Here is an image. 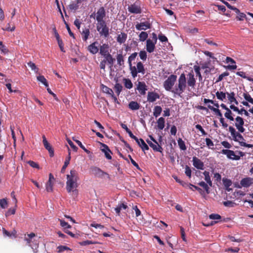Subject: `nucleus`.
Here are the masks:
<instances>
[{"label":"nucleus","mask_w":253,"mask_h":253,"mask_svg":"<svg viewBox=\"0 0 253 253\" xmlns=\"http://www.w3.org/2000/svg\"><path fill=\"white\" fill-rule=\"evenodd\" d=\"M98 42L97 41L93 42L87 46V50L92 54H96L98 51L99 48L97 46Z\"/></svg>","instance_id":"6ab92c4d"},{"label":"nucleus","mask_w":253,"mask_h":253,"mask_svg":"<svg viewBox=\"0 0 253 253\" xmlns=\"http://www.w3.org/2000/svg\"><path fill=\"white\" fill-rule=\"evenodd\" d=\"M109 45L108 43H103L100 46L99 53L103 57L108 54L109 53Z\"/></svg>","instance_id":"aec40b11"},{"label":"nucleus","mask_w":253,"mask_h":253,"mask_svg":"<svg viewBox=\"0 0 253 253\" xmlns=\"http://www.w3.org/2000/svg\"><path fill=\"white\" fill-rule=\"evenodd\" d=\"M53 182L48 181L46 183V190L48 192H51L53 191Z\"/></svg>","instance_id":"8fccbe9b"},{"label":"nucleus","mask_w":253,"mask_h":253,"mask_svg":"<svg viewBox=\"0 0 253 253\" xmlns=\"http://www.w3.org/2000/svg\"><path fill=\"white\" fill-rule=\"evenodd\" d=\"M28 66L31 68V70L34 71L36 73L38 72L39 69L37 67L35 64L31 61L28 63Z\"/></svg>","instance_id":"6e6d98bb"},{"label":"nucleus","mask_w":253,"mask_h":253,"mask_svg":"<svg viewBox=\"0 0 253 253\" xmlns=\"http://www.w3.org/2000/svg\"><path fill=\"white\" fill-rule=\"evenodd\" d=\"M128 11L133 14H140L142 12V9L140 6L136 3L131 4L128 6Z\"/></svg>","instance_id":"ddd939ff"},{"label":"nucleus","mask_w":253,"mask_h":253,"mask_svg":"<svg viewBox=\"0 0 253 253\" xmlns=\"http://www.w3.org/2000/svg\"><path fill=\"white\" fill-rule=\"evenodd\" d=\"M127 34L125 33L122 32L119 34L117 37V41L118 43L122 44L124 43L127 39Z\"/></svg>","instance_id":"a878e982"},{"label":"nucleus","mask_w":253,"mask_h":253,"mask_svg":"<svg viewBox=\"0 0 253 253\" xmlns=\"http://www.w3.org/2000/svg\"><path fill=\"white\" fill-rule=\"evenodd\" d=\"M104 57L105 58L104 60H106V62H107L111 66L113 65L115 59L112 57L110 53H109L108 54L104 56Z\"/></svg>","instance_id":"f704fd0d"},{"label":"nucleus","mask_w":253,"mask_h":253,"mask_svg":"<svg viewBox=\"0 0 253 253\" xmlns=\"http://www.w3.org/2000/svg\"><path fill=\"white\" fill-rule=\"evenodd\" d=\"M174 179L175 180V181L180 183L181 185H182L183 187H186L188 185H189V184L186 183L185 182L181 180L180 179L178 178V177L176 176H173Z\"/></svg>","instance_id":"680f3d73"},{"label":"nucleus","mask_w":253,"mask_h":253,"mask_svg":"<svg viewBox=\"0 0 253 253\" xmlns=\"http://www.w3.org/2000/svg\"><path fill=\"white\" fill-rule=\"evenodd\" d=\"M96 29L101 37L107 38L109 36V29L105 21L97 23Z\"/></svg>","instance_id":"39448f33"},{"label":"nucleus","mask_w":253,"mask_h":253,"mask_svg":"<svg viewBox=\"0 0 253 253\" xmlns=\"http://www.w3.org/2000/svg\"><path fill=\"white\" fill-rule=\"evenodd\" d=\"M209 218L211 219H220L221 217L218 214L212 213L209 215Z\"/></svg>","instance_id":"774afa93"},{"label":"nucleus","mask_w":253,"mask_h":253,"mask_svg":"<svg viewBox=\"0 0 253 253\" xmlns=\"http://www.w3.org/2000/svg\"><path fill=\"white\" fill-rule=\"evenodd\" d=\"M100 145L102 149H101V151L104 153L105 157L108 160L112 159V156L110 153H112L109 147L105 144L100 143Z\"/></svg>","instance_id":"a211bd4d"},{"label":"nucleus","mask_w":253,"mask_h":253,"mask_svg":"<svg viewBox=\"0 0 253 253\" xmlns=\"http://www.w3.org/2000/svg\"><path fill=\"white\" fill-rule=\"evenodd\" d=\"M165 121L163 117H160L157 121V127L160 130L163 129L165 127Z\"/></svg>","instance_id":"72a5a7b5"},{"label":"nucleus","mask_w":253,"mask_h":253,"mask_svg":"<svg viewBox=\"0 0 253 253\" xmlns=\"http://www.w3.org/2000/svg\"><path fill=\"white\" fill-rule=\"evenodd\" d=\"M97 243H98V242H92V241H90V240H86V241H84L80 242V244L81 246H87V245H90V244H97Z\"/></svg>","instance_id":"052dcab7"},{"label":"nucleus","mask_w":253,"mask_h":253,"mask_svg":"<svg viewBox=\"0 0 253 253\" xmlns=\"http://www.w3.org/2000/svg\"><path fill=\"white\" fill-rule=\"evenodd\" d=\"M243 96L247 101L253 104V98L251 97L248 92L246 91V92L243 93Z\"/></svg>","instance_id":"a19ab883"},{"label":"nucleus","mask_w":253,"mask_h":253,"mask_svg":"<svg viewBox=\"0 0 253 253\" xmlns=\"http://www.w3.org/2000/svg\"><path fill=\"white\" fill-rule=\"evenodd\" d=\"M185 173L189 178H190L191 177V169H190V168L189 166H188L187 165L185 166Z\"/></svg>","instance_id":"338daca9"},{"label":"nucleus","mask_w":253,"mask_h":253,"mask_svg":"<svg viewBox=\"0 0 253 253\" xmlns=\"http://www.w3.org/2000/svg\"><path fill=\"white\" fill-rule=\"evenodd\" d=\"M136 143L141 147V148L143 151L149 150V148L148 146L146 144L144 140L142 139V138H138V141L136 142Z\"/></svg>","instance_id":"c85d7f7f"},{"label":"nucleus","mask_w":253,"mask_h":253,"mask_svg":"<svg viewBox=\"0 0 253 253\" xmlns=\"http://www.w3.org/2000/svg\"><path fill=\"white\" fill-rule=\"evenodd\" d=\"M0 206L2 209H5L7 206V202L6 199H0Z\"/></svg>","instance_id":"0e129e2a"},{"label":"nucleus","mask_w":253,"mask_h":253,"mask_svg":"<svg viewBox=\"0 0 253 253\" xmlns=\"http://www.w3.org/2000/svg\"><path fill=\"white\" fill-rule=\"evenodd\" d=\"M223 204L224 206L227 207H233L236 205L235 203L231 201L223 202Z\"/></svg>","instance_id":"bf43d9fd"},{"label":"nucleus","mask_w":253,"mask_h":253,"mask_svg":"<svg viewBox=\"0 0 253 253\" xmlns=\"http://www.w3.org/2000/svg\"><path fill=\"white\" fill-rule=\"evenodd\" d=\"M236 75L242 77L243 78L246 79L247 80L250 82H253V78L249 77H247L245 72L240 71L236 72Z\"/></svg>","instance_id":"c03bdc74"},{"label":"nucleus","mask_w":253,"mask_h":253,"mask_svg":"<svg viewBox=\"0 0 253 253\" xmlns=\"http://www.w3.org/2000/svg\"><path fill=\"white\" fill-rule=\"evenodd\" d=\"M229 131L231 133V135L232 137V139L235 142H239V144L241 146H244L248 148H253V144H247L244 142L245 140L242 135L240 133L241 132L237 131L235 128L233 126H230L229 127Z\"/></svg>","instance_id":"7ed1b4c3"},{"label":"nucleus","mask_w":253,"mask_h":253,"mask_svg":"<svg viewBox=\"0 0 253 253\" xmlns=\"http://www.w3.org/2000/svg\"><path fill=\"white\" fill-rule=\"evenodd\" d=\"M68 156L66 158V160L64 162V165L63 166V167L61 169V172L62 173H64L65 170L66 168L67 167V166H68V165L69 164L70 161L71 160L70 150L69 149V147H68Z\"/></svg>","instance_id":"393cba45"},{"label":"nucleus","mask_w":253,"mask_h":253,"mask_svg":"<svg viewBox=\"0 0 253 253\" xmlns=\"http://www.w3.org/2000/svg\"><path fill=\"white\" fill-rule=\"evenodd\" d=\"M194 69L196 74V76L199 77V81H201L202 80V75L200 73V68L199 66L195 65L194 66Z\"/></svg>","instance_id":"09e8293b"},{"label":"nucleus","mask_w":253,"mask_h":253,"mask_svg":"<svg viewBox=\"0 0 253 253\" xmlns=\"http://www.w3.org/2000/svg\"><path fill=\"white\" fill-rule=\"evenodd\" d=\"M227 95L228 100L230 103L233 102V101L236 100V98L235 97V94L234 92H231L230 93L227 92Z\"/></svg>","instance_id":"de8ad7c7"},{"label":"nucleus","mask_w":253,"mask_h":253,"mask_svg":"<svg viewBox=\"0 0 253 253\" xmlns=\"http://www.w3.org/2000/svg\"><path fill=\"white\" fill-rule=\"evenodd\" d=\"M186 87V79L185 75L182 73L179 76L178 80V84H176L171 92L179 96L184 91Z\"/></svg>","instance_id":"20e7f679"},{"label":"nucleus","mask_w":253,"mask_h":253,"mask_svg":"<svg viewBox=\"0 0 253 253\" xmlns=\"http://www.w3.org/2000/svg\"><path fill=\"white\" fill-rule=\"evenodd\" d=\"M226 94L227 93H226L222 91H217L215 94L218 99L223 101L226 98Z\"/></svg>","instance_id":"4c0bfd02"},{"label":"nucleus","mask_w":253,"mask_h":253,"mask_svg":"<svg viewBox=\"0 0 253 253\" xmlns=\"http://www.w3.org/2000/svg\"><path fill=\"white\" fill-rule=\"evenodd\" d=\"M96 13V20L97 23L105 21L103 19L106 16V11L104 7H100Z\"/></svg>","instance_id":"9d476101"},{"label":"nucleus","mask_w":253,"mask_h":253,"mask_svg":"<svg viewBox=\"0 0 253 253\" xmlns=\"http://www.w3.org/2000/svg\"><path fill=\"white\" fill-rule=\"evenodd\" d=\"M42 139L43 144L44 147L48 151L50 157H52L54 156V150L52 148V146L47 141L45 135L42 136Z\"/></svg>","instance_id":"f3484780"},{"label":"nucleus","mask_w":253,"mask_h":253,"mask_svg":"<svg viewBox=\"0 0 253 253\" xmlns=\"http://www.w3.org/2000/svg\"><path fill=\"white\" fill-rule=\"evenodd\" d=\"M160 98L158 93L154 92H148L147 95V101L150 102L155 101L157 99Z\"/></svg>","instance_id":"5701e85b"},{"label":"nucleus","mask_w":253,"mask_h":253,"mask_svg":"<svg viewBox=\"0 0 253 253\" xmlns=\"http://www.w3.org/2000/svg\"><path fill=\"white\" fill-rule=\"evenodd\" d=\"M148 37V35L146 32H141L139 35V41L141 42H144L145 40H147V39Z\"/></svg>","instance_id":"a18cd8bd"},{"label":"nucleus","mask_w":253,"mask_h":253,"mask_svg":"<svg viewBox=\"0 0 253 253\" xmlns=\"http://www.w3.org/2000/svg\"><path fill=\"white\" fill-rule=\"evenodd\" d=\"M156 44V43L155 42H153V41L151 39H147L146 40V49L147 51L149 53L153 52L155 50Z\"/></svg>","instance_id":"2eb2a0df"},{"label":"nucleus","mask_w":253,"mask_h":253,"mask_svg":"<svg viewBox=\"0 0 253 253\" xmlns=\"http://www.w3.org/2000/svg\"><path fill=\"white\" fill-rule=\"evenodd\" d=\"M58 220L60 222V225L63 227L64 229L71 228V226L67 222H65L64 220L60 219H58Z\"/></svg>","instance_id":"864d4df0"},{"label":"nucleus","mask_w":253,"mask_h":253,"mask_svg":"<svg viewBox=\"0 0 253 253\" xmlns=\"http://www.w3.org/2000/svg\"><path fill=\"white\" fill-rule=\"evenodd\" d=\"M222 181H223V184L224 186L226 188H228L229 187H230L232 185L231 180L228 178H223Z\"/></svg>","instance_id":"5fc2aeb1"},{"label":"nucleus","mask_w":253,"mask_h":253,"mask_svg":"<svg viewBox=\"0 0 253 253\" xmlns=\"http://www.w3.org/2000/svg\"><path fill=\"white\" fill-rule=\"evenodd\" d=\"M123 81L125 86L126 88L130 89L132 87L133 84L130 79L124 78Z\"/></svg>","instance_id":"58836bf2"},{"label":"nucleus","mask_w":253,"mask_h":253,"mask_svg":"<svg viewBox=\"0 0 253 253\" xmlns=\"http://www.w3.org/2000/svg\"><path fill=\"white\" fill-rule=\"evenodd\" d=\"M230 108L231 109H232L234 111L237 112L239 114H242L243 112H244V114L246 116H249V114L248 112L247 111H246L244 108H242L241 109L239 110V108L237 107H236L234 105H231L230 106Z\"/></svg>","instance_id":"cd10ccee"},{"label":"nucleus","mask_w":253,"mask_h":253,"mask_svg":"<svg viewBox=\"0 0 253 253\" xmlns=\"http://www.w3.org/2000/svg\"><path fill=\"white\" fill-rule=\"evenodd\" d=\"M208 107L210 110L215 112L217 116L220 117V118L222 117V115L218 109L214 108L210 105H209Z\"/></svg>","instance_id":"49530a36"},{"label":"nucleus","mask_w":253,"mask_h":253,"mask_svg":"<svg viewBox=\"0 0 253 253\" xmlns=\"http://www.w3.org/2000/svg\"><path fill=\"white\" fill-rule=\"evenodd\" d=\"M162 111V109L160 106H156L154 108L153 115L156 117L159 116Z\"/></svg>","instance_id":"e433bc0d"},{"label":"nucleus","mask_w":253,"mask_h":253,"mask_svg":"<svg viewBox=\"0 0 253 253\" xmlns=\"http://www.w3.org/2000/svg\"><path fill=\"white\" fill-rule=\"evenodd\" d=\"M226 111V113L224 114L225 117L227 119H229L230 121H234V118L231 115H232V112L230 110V109L228 108Z\"/></svg>","instance_id":"603ef678"},{"label":"nucleus","mask_w":253,"mask_h":253,"mask_svg":"<svg viewBox=\"0 0 253 253\" xmlns=\"http://www.w3.org/2000/svg\"><path fill=\"white\" fill-rule=\"evenodd\" d=\"M79 179L78 172L74 169L70 170V173L67 175L66 190L70 193L74 191L78 186L77 181Z\"/></svg>","instance_id":"f03ea898"},{"label":"nucleus","mask_w":253,"mask_h":253,"mask_svg":"<svg viewBox=\"0 0 253 253\" xmlns=\"http://www.w3.org/2000/svg\"><path fill=\"white\" fill-rule=\"evenodd\" d=\"M221 153L222 154L226 155L227 157L233 160H239L240 156L235 154V152L228 149H223L221 150Z\"/></svg>","instance_id":"6e6552de"},{"label":"nucleus","mask_w":253,"mask_h":253,"mask_svg":"<svg viewBox=\"0 0 253 253\" xmlns=\"http://www.w3.org/2000/svg\"><path fill=\"white\" fill-rule=\"evenodd\" d=\"M178 144L182 150H185L186 149V147L185 144V142L182 140L181 138H179L177 140Z\"/></svg>","instance_id":"3c124183"},{"label":"nucleus","mask_w":253,"mask_h":253,"mask_svg":"<svg viewBox=\"0 0 253 253\" xmlns=\"http://www.w3.org/2000/svg\"><path fill=\"white\" fill-rule=\"evenodd\" d=\"M101 88L103 93H106L111 96L115 102L117 101V97L114 95L113 91L111 88L103 84L101 85Z\"/></svg>","instance_id":"4468645a"},{"label":"nucleus","mask_w":253,"mask_h":253,"mask_svg":"<svg viewBox=\"0 0 253 253\" xmlns=\"http://www.w3.org/2000/svg\"><path fill=\"white\" fill-rule=\"evenodd\" d=\"M203 174L205 176V180H206V181L207 182V183L209 184L210 186H212V183L210 176V172L207 171H205L203 172Z\"/></svg>","instance_id":"c9c22d12"},{"label":"nucleus","mask_w":253,"mask_h":253,"mask_svg":"<svg viewBox=\"0 0 253 253\" xmlns=\"http://www.w3.org/2000/svg\"><path fill=\"white\" fill-rule=\"evenodd\" d=\"M137 89L141 95H145L146 91L147 90V87L145 83L143 82H138L137 86Z\"/></svg>","instance_id":"412c9836"},{"label":"nucleus","mask_w":253,"mask_h":253,"mask_svg":"<svg viewBox=\"0 0 253 253\" xmlns=\"http://www.w3.org/2000/svg\"><path fill=\"white\" fill-rule=\"evenodd\" d=\"M16 209L15 208L9 209L7 212L5 213V216L7 217L12 214H14L15 213Z\"/></svg>","instance_id":"69168bd1"},{"label":"nucleus","mask_w":253,"mask_h":253,"mask_svg":"<svg viewBox=\"0 0 253 253\" xmlns=\"http://www.w3.org/2000/svg\"><path fill=\"white\" fill-rule=\"evenodd\" d=\"M236 123L235 126L238 130L241 133H243L245 131V128L244 127V121L242 118L237 116L235 118Z\"/></svg>","instance_id":"1a4fd4ad"},{"label":"nucleus","mask_w":253,"mask_h":253,"mask_svg":"<svg viewBox=\"0 0 253 253\" xmlns=\"http://www.w3.org/2000/svg\"><path fill=\"white\" fill-rule=\"evenodd\" d=\"M114 89L117 94V96H119L122 90L123 86L119 83H116L115 85Z\"/></svg>","instance_id":"37998d69"},{"label":"nucleus","mask_w":253,"mask_h":253,"mask_svg":"<svg viewBox=\"0 0 253 253\" xmlns=\"http://www.w3.org/2000/svg\"><path fill=\"white\" fill-rule=\"evenodd\" d=\"M36 236V235L34 233H31L27 235V237H25V240L27 241V244L30 246L34 251L35 252H37L35 250H36L38 248L39 243L37 241L35 243H34L35 240L33 241V238Z\"/></svg>","instance_id":"0eeeda50"},{"label":"nucleus","mask_w":253,"mask_h":253,"mask_svg":"<svg viewBox=\"0 0 253 253\" xmlns=\"http://www.w3.org/2000/svg\"><path fill=\"white\" fill-rule=\"evenodd\" d=\"M37 80L39 82L42 83L46 87L48 86V83L45 78V77L42 75H40L37 77Z\"/></svg>","instance_id":"79ce46f5"},{"label":"nucleus","mask_w":253,"mask_h":253,"mask_svg":"<svg viewBox=\"0 0 253 253\" xmlns=\"http://www.w3.org/2000/svg\"><path fill=\"white\" fill-rule=\"evenodd\" d=\"M198 184L202 187L206 191L207 194L210 193V188L208 186V184L206 183L204 181H201L198 183Z\"/></svg>","instance_id":"ea45409f"},{"label":"nucleus","mask_w":253,"mask_h":253,"mask_svg":"<svg viewBox=\"0 0 253 253\" xmlns=\"http://www.w3.org/2000/svg\"><path fill=\"white\" fill-rule=\"evenodd\" d=\"M90 171L92 174L98 177H102L105 175H108L107 173L103 171L97 167H91L90 168Z\"/></svg>","instance_id":"9b49d317"},{"label":"nucleus","mask_w":253,"mask_h":253,"mask_svg":"<svg viewBox=\"0 0 253 253\" xmlns=\"http://www.w3.org/2000/svg\"><path fill=\"white\" fill-rule=\"evenodd\" d=\"M229 73L228 72H225L223 73L222 74H221V75H220L219 76V77L217 78V80L216 81L215 83H218V82L221 81L223 80L224 77L228 76H229Z\"/></svg>","instance_id":"13d9d810"},{"label":"nucleus","mask_w":253,"mask_h":253,"mask_svg":"<svg viewBox=\"0 0 253 253\" xmlns=\"http://www.w3.org/2000/svg\"><path fill=\"white\" fill-rule=\"evenodd\" d=\"M151 27V24L149 20L143 22L138 23L135 25V28L137 30H146L147 29H150Z\"/></svg>","instance_id":"f8f14e48"},{"label":"nucleus","mask_w":253,"mask_h":253,"mask_svg":"<svg viewBox=\"0 0 253 253\" xmlns=\"http://www.w3.org/2000/svg\"><path fill=\"white\" fill-rule=\"evenodd\" d=\"M127 208V206L124 203H121L118 204L117 207L115 208V211L118 215H120L121 211L122 209L126 210Z\"/></svg>","instance_id":"c756f323"},{"label":"nucleus","mask_w":253,"mask_h":253,"mask_svg":"<svg viewBox=\"0 0 253 253\" xmlns=\"http://www.w3.org/2000/svg\"><path fill=\"white\" fill-rule=\"evenodd\" d=\"M140 107V104L136 101H131L128 104V108L131 110H137Z\"/></svg>","instance_id":"7c9ffc66"},{"label":"nucleus","mask_w":253,"mask_h":253,"mask_svg":"<svg viewBox=\"0 0 253 253\" xmlns=\"http://www.w3.org/2000/svg\"><path fill=\"white\" fill-rule=\"evenodd\" d=\"M177 79V76L175 75H170L168 78L164 83V87L167 91H171L172 90V87L175 84Z\"/></svg>","instance_id":"423d86ee"},{"label":"nucleus","mask_w":253,"mask_h":253,"mask_svg":"<svg viewBox=\"0 0 253 253\" xmlns=\"http://www.w3.org/2000/svg\"><path fill=\"white\" fill-rule=\"evenodd\" d=\"M117 64L120 66H124L125 63L124 56L122 54H118L116 56Z\"/></svg>","instance_id":"473e14b6"},{"label":"nucleus","mask_w":253,"mask_h":253,"mask_svg":"<svg viewBox=\"0 0 253 253\" xmlns=\"http://www.w3.org/2000/svg\"><path fill=\"white\" fill-rule=\"evenodd\" d=\"M146 142L154 151L162 152L163 149L158 143L157 144H154L148 139L146 140Z\"/></svg>","instance_id":"4be33fe9"},{"label":"nucleus","mask_w":253,"mask_h":253,"mask_svg":"<svg viewBox=\"0 0 253 253\" xmlns=\"http://www.w3.org/2000/svg\"><path fill=\"white\" fill-rule=\"evenodd\" d=\"M193 165L194 167L199 169H204V163L201 161L199 159L194 156L193 157Z\"/></svg>","instance_id":"dca6fc26"},{"label":"nucleus","mask_w":253,"mask_h":253,"mask_svg":"<svg viewBox=\"0 0 253 253\" xmlns=\"http://www.w3.org/2000/svg\"><path fill=\"white\" fill-rule=\"evenodd\" d=\"M252 180L253 179L250 177L244 178L241 180L240 184L242 187L248 188L253 183Z\"/></svg>","instance_id":"b1692460"},{"label":"nucleus","mask_w":253,"mask_h":253,"mask_svg":"<svg viewBox=\"0 0 253 253\" xmlns=\"http://www.w3.org/2000/svg\"><path fill=\"white\" fill-rule=\"evenodd\" d=\"M81 35L82 36L83 40L84 42L86 41L88 39L90 35L89 29L88 28H85L83 29L82 32L81 33Z\"/></svg>","instance_id":"2f4dec72"},{"label":"nucleus","mask_w":253,"mask_h":253,"mask_svg":"<svg viewBox=\"0 0 253 253\" xmlns=\"http://www.w3.org/2000/svg\"><path fill=\"white\" fill-rule=\"evenodd\" d=\"M137 56V52L132 53L128 58V63L129 65V70L132 77L135 78L137 77L138 73H141L144 75L145 73L144 65L139 61L137 63L136 66H132V61L134 60Z\"/></svg>","instance_id":"f257e3e1"},{"label":"nucleus","mask_w":253,"mask_h":253,"mask_svg":"<svg viewBox=\"0 0 253 253\" xmlns=\"http://www.w3.org/2000/svg\"><path fill=\"white\" fill-rule=\"evenodd\" d=\"M188 78L187 80L188 85L191 87H194L195 85L196 80L193 73H189L188 75Z\"/></svg>","instance_id":"bb28decb"},{"label":"nucleus","mask_w":253,"mask_h":253,"mask_svg":"<svg viewBox=\"0 0 253 253\" xmlns=\"http://www.w3.org/2000/svg\"><path fill=\"white\" fill-rule=\"evenodd\" d=\"M140 58L143 61H145L147 59V53L145 50H141L139 53Z\"/></svg>","instance_id":"4d7b16f0"},{"label":"nucleus","mask_w":253,"mask_h":253,"mask_svg":"<svg viewBox=\"0 0 253 253\" xmlns=\"http://www.w3.org/2000/svg\"><path fill=\"white\" fill-rule=\"evenodd\" d=\"M205 141L206 142V144L208 146V147H209V148H213V147L214 146V144L211 139L206 138L205 139Z\"/></svg>","instance_id":"e2e57ef3"}]
</instances>
